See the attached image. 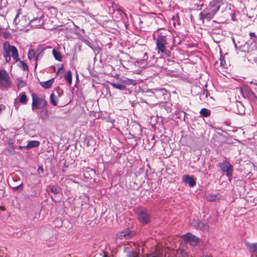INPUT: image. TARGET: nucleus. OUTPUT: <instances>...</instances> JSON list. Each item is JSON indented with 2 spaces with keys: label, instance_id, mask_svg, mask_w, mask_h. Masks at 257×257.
<instances>
[{
  "label": "nucleus",
  "instance_id": "obj_9",
  "mask_svg": "<svg viewBox=\"0 0 257 257\" xmlns=\"http://www.w3.org/2000/svg\"><path fill=\"white\" fill-rule=\"evenodd\" d=\"M183 238L192 245H196L199 241L198 238L191 233H187L184 235Z\"/></svg>",
  "mask_w": 257,
  "mask_h": 257
},
{
  "label": "nucleus",
  "instance_id": "obj_11",
  "mask_svg": "<svg viewBox=\"0 0 257 257\" xmlns=\"http://www.w3.org/2000/svg\"><path fill=\"white\" fill-rule=\"evenodd\" d=\"M43 16L42 15L40 17L34 18L29 22V24H30L31 26L32 27L37 28L38 27H40L43 25Z\"/></svg>",
  "mask_w": 257,
  "mask_h": 257
},
{
  "label": "nucleus",
  "instance_id": "obj_2",
  "mask_svg": "<svg viewBox=\"0 0 257 257\" xmlns=\"http://www.w3.org/2000/svg\"><path fill=\"white\" fill-rule=\"evenodd\" d=\"M10 52L12 53V57L16 62L19 61L18 51L17 48L13 45H11L8 41L4 44L3 55L7 63H10L11 61V56Z\"/></svg>",
  "mask_w": 257,
  "mask_h": 257
},
{
  "label": "nucleus",
  "instance_id": "obj_6",
  "mask_svg": "<svg viewBox=\"0 0 257 257\" xmlns=\"http://www.w3.org/2000/svg\"><path fill=\"white\" fill-rule=\"evenodd\" d=\"M219 167L220 169L224 172H226V175L228 177H231L232 175V166L229 162L223 161L220 163Z\"/></svg>",
  "mask_w": 257,
  "mask_h": 257
},
{
  "label": "nucleus",
  "instance_id": "obj_16",
  "mask_svg": "<svg viewBox=\"0 0 257 257\" xmlns=\"http://www.w3.org/2000/svg\"><path fill=\"white\" fill-rule=\"evenodd\" d=\"M54 81V79H51L46 81L41 82L40 84L42 87L45 89H49L51 87Z\"/></svg>",
  "mask_w": 257,
  "mask_h": 257
},
{
  "label": "nucleus",
  "instance_id": "obj_27",
  "mask_svg": "<svg viewBox=\"0 0 257 257\" xmlns=\"http://www.w3.org/2000/svg\"><path fill=\"white\" fill-rule=\"evenodd\" d=\"M199 229L200 230L208 231L209 230V226L207 224L201 222Z\"/></svg>",
  "mask_w": 257,
  "mask_h": 257
},
{
  "label": "nucleus",
  "instance_id": "obj_30",
  "mask_svg": "<svg viewBox=\"0 0 257 257\" xmlns=\"http://www.w3.org/2000/svg\"><path fill=\"white\" fill-rule=\"evenodd\" d=\"M45 49H38L37 51L38 52H39V53L36 55L35 56V68L36 69L37 68V64H38V60L39 59V57L40 56L42 52Z\"/></svg>",
  "mask_w": 257,
  "mask_h": 257
},
{
  "label": "nucleus",
  "instance_id": "obj_37",
  "mask_svg": "<svg viewBox=\"0 0 257 257\" xmlns=\"http://www.w3.org/2000/svg\"><path fill=\"white\" fill-rule=\"evenodd\" d=\"M249 36L251 37H254V38H255L256 37V35L253 32H250L249 33Z\"/></svg>",
  "mask_w": 257,
  "mask_h": 257
},
{
  "label": "nucleus",
  "instance_id": "obj_31",
  "mask_svg": "<svg viewBox=\"0 0 257 257\" xmlns=\"http://www.w3.org/2000/svg\"><path fill=\"white\" fill-rule=\"evenodd\" d=\"M7 150L9 152V155H13L15 154V148L14 146L10 144L8 147Z\"/></svg>",
  "mask_w": 257,
  "mask_h": 257
},
{
  "label": "nucleus",
  "instance_id": "obj_13",
  "mask_svg": "<svg viewBox=\"0 0 257 257\" xmlns=\"http://www.w3.org/2000/svg\"><path fill=\"white\" fill-rule=\"evenodd\" d=\"M245 244L249 252L257 253V242L253 243L245 242Z\"/></svg>",
  "mask_w": 257,
  "mask_h": 257
},
{
  "label": "nucleus",
  "instance_id": "obj_21",
  "mask_svg": "<svg viewBox=\"0 0 257 257\" xmlns=\"http://www.w3.org/2000/svg\"><path fill=\"white\" fill-rule=\"evenodd\" d=\"M64 78L70 85L72 84V73L70 70L66 72L64 76Z\"/></svg>",
  "mask_w": 257,
  "mask_h": 257
},
{
  "label": "nucleus",
  "instance_id": "obj_3",
  "mask_svg": "<svg viewBox=\"0 0 257 257\" xmlns=\"http://www.w3.org/2000/svg\"><path fill=\"white\" fill-rule=\"evenodd\" d=\"M32 109H40L44 107L47 102L44 97H38L34 93L32 94Z\"/></svg>",
  "mask_w": 257,
  "mask_h": 257
},
{
  "label": "nucleus",
  "instance_id": "obj_25",
  "mask_svg": "<svg viewBox=\"0 0 257 257\" xmlns=\"http://www.w3.org/2000/svg\"><path fill=\"white\" fill-rule=\"evenodd\" d=\"M19 67L24 71H28L29 69L27 64L23 61H19Z\"/></svg>",
  "mask_w": 257,
  "mask_h": 257
},
{
  "label": "nucleus",
  "instance_id": "obj_4",
  "mask_svg": "<svg viewBox=\"0 0 257 257\" xmlns=\"http://www.w3.org/2000/svg\"><path fill=\"white\" fill-rule=\"evenodd\" d=\"M11 84V78L8 73L5 70H0V86L7 88Z\"/></svg>",
  "mask_w": 257,
  "mask_h": 257
},
{
  "label": "nucleus",
  "instance_id": "obj_38",
  "mask_svg": "<svg viewBox=\"0 0 257 257\" xmlns=\"http://www.w3.org/2000/svg\"><path fill=\"white\" fill-rule=\"evenodd\" d=\"M5 108V106H4V107H3L2 106L0 105V114L2 113L3 110Z\"/></svg>",
  "mask_w": 257,
  "mask_h": 257
},
{
  "label": "nucleus",
  "instance_id": "obj_18",
  "mask_svg": "<svg viewBox=\"0 0 257 257\" xmlns=\"http://www.w3.org/2000/svg\"><path fill=\"white\" fill-rule=\"evenodd\" d=\"M122 82L124 84L125 87L126 85H136L137 84V80L129 78L122 80Z\"/></svg>",
  "mask_w": 257,
  "mask_h": 257
},
{
  "label": "nucleus",
  "instance_id": "obj_15",
  "mask_svg": "<svg viewBox=\"0 0 257 257\" xmlns=\"http://www.w3.org/2000/svg\"><path fill=\"white\" fill-rule=\"evenodd\" d=\"M119 238L120 239H128L132 237L131 232L129 229H125L120 232Z\"/></svg>",
  "mask_w": 257,
  "mask_h": 257
},
{
  "label": "nucleus",
  "instance_id": "obj_36",
  "mask_svg": "<svg viewBox=\"0 0 257 257\" xmlns=\"http://www.w3.org/2000/svg\"><path fill=\"white\" fill-rule=\"evenodd\" d=\"M38 172L39 173V172H41L42 174H43L44 173V169L43 168V167L41 166V167H39L38 169Z\"/></svg>",
  "mask_w": 257,
  "mask_h": 257
},
{
  "label": "nucleus",
  "instance_id": "obj_29",
  "mask_svg": "<svg viewBox=\"0 0 257 257\" xmlns=\"http://www.w3.org/2000/svg\"><path fill=\"white\" fill-rule=\"evenodd\" d=\"M45 49H38L37 51L38 52H39V53L36 55L35 56V68L36 69L37 68V64H38V60L39 59V57L40 56L42 52Z\"/></svg>",
  "mask_w": 257,
  "mask_h": 257
},
{
  "label": "nucleus",
  "instance_id": "obj_39",
  "mask_svg": "<svg viewBox=\"0 0 257 257\" xmlns=\"http://www.w3.org/2000/svg\"><path fill=\"white\" fill-rule=\"evenodd\" d=\"M0 210L2 211L5 210V207L4 206H0Z\"/></svg>",
  "mask_w": 257,
  "mask_h": 257
},
{
  "label": "nucleus",
  "instance_id": "obj_41",
  "mask_svg": "<svg viewBox=\"0 0 257 257\" xmlns=\"http://www.w3.org/2000/svg\"><path fill=\"white\" fill-rule=\"evenodd\" d=\"M24 146H20V147H19V148H20V149H25V148H24Z\"/></svg>",
  "mask_w": 257,
  "mask_h": 257
},
{
  "label": "nucleus",
  "instance_id": "obj_32",
  "mask_svg": "<svg viewBox=\"0 0 257 257\" xmlns=\"http://www.w3.org/2000/svg\"><path fill=\"white\" fill-rule=\"evenodd\" d=\"M18 83L17 86L19 89L22 88L26 85V83L23 80L18 79Z\"/></svg>",
  "mask_w": 257,
  "mask_h": 257
},
{
  "label": "nucleus",
  "instance_id": "obj_35",
  "mask_svg": "<svg viewBox=\"0 0 257 257\" xmlns=\"http://www.w3.org/2000/svg\"><path fill=\"white\" fill-rule=\"evenodd\" d=\"M200 223H201V222L199 220H194L192 221V224H193V226H194L195 228H196L197 229H199Z\"/></svg>",
  "mask_w": 257,
  "mask_h": 257
},
{
  "label": "nucleus",
  "instance_id": "obj_20",
  "mask_svg": "<svg viewBox=\"0 0 257 257\" xmlns=\"http://www.w3.org/2000/svg\"><path fill=\"white\" fill-rule=\"evenodd\" d=\"M20 96V102L23 104H27L28 102V98L26 94L24 93H23L19 95Z\"/></svg>",
  "mask_w": 257,
  "mask_h": 257
},
{
  "label": "nucleus",
  "instance_id": "obj_23",
  "mask_svg": "<svg viewBox=\"0 0 257 257\" xmlns=\"http://www.w3.org/2000/svg\"><path fill=\"white\" fill-rule=\"evenodd\" d=\"M52 54L53 56L55 58L56 60L58 61H61L62 59L61 55L60 52L57 51L55 49H53L52 50Z\"/></svg>",
  "mask_w": 257,
  "mask_h": 257
},
{
  "label": "nucleus",
  "instance_id": "obj_17",
  "mask_svg": "<svg viewBox=\"0 0 257 257\" xmlns=\"http://www.w3.org/2000/svg\"><path fill=\"white\" fill-rule=\"evenodd\" d=\"M110 85L114 88H116L121 90H126V87H125L124 84L122 82V80H121V83H111Z\"/></svg>",
  "mask_w": 257,
  "mask_h": 257
},
{
  "label": "nucleus",
  "instance_id": "obj_42",
  "mask_svg": "<svg viewBox=\"0 0 257 257\" xmlns=\"http://www.w3.org/2000/svg\"><path fill=\"white\" fill-rule=\"evenodd\" d=\"M103 257H107V255L106 253H104Z\"/></svg>",
  "mask_w": 257,
  "mask_h": 257
},
{
  "label": "nucleus",
  "instance_id": "obj_26",
  "mask_svg": "<svg viewBox=\"0 0 257 257\" xmlns=\"http://www.w3.org/2000/svg\"><path fill=\"white\" fill-rule=\"evenodd\" d=\"M218 194H211L207 197V199L209 201H215L218 200Z\"/></svg>",
  "mask_w": 257,
  "mask_h": 257
},
{
  "label": "nucleus",
  "instance_id": "obj_40",
  "mask_svg": "<svg viewBox=\"0 0 257 257\" xmlns=\"http://www.w3.org/2000/svg\"><path fill=\"white\" fill-rule=\"evenodd\" d=\"M3 191L2 190L0 189V197H1L2 196H3Z\"/></svg>",
  "mask_w": 257,
  "mask_h": 257
},
{
  "label": "nucleus",
  "instance_id": "obj_8",
  "mask_svg": "<svg viewBox=\"0 0 257 257\" xmlns=\"http://www.w3.org/2000/svg\"><path fill=\"white\" fill-rule=\"evenodd\" d=\"M138 219L143 224H148L150 221V216L145 209H141L138 212Z\"/></svg>",
  "mask_w": 257,
  "mask_h": 257
},
{
  "label": "nucleus",
  "instance_id": "obj_43",
  "mask_svg": "<svg viewBox=\"0 0 257 257\" xmlns=\"http://www.w3.org/2000/svg\"><path fill=\"white\" fill-rule=\"evenodd\" d=\"M255 85L257 86V83H256Z\"/></svg>",
  "mask_w": 257,
  "mask_h": 257
},
{
  "label": "nucleus",
  "instance_id": "obj_7",
  "mask_svg": "<svg viewBox=\"0 0 257 257\" xmlns=\"http://www.w3.org/2000/svg\"><path fill=\"white\" fill-rule=\"evenodd\" d=\"M224 0H212L210 2L207 8L214 13L219 10L220 7L223 5Z\"/></svg>",
  "mask_w": 257,
  "mask_h": 257
},
{
  "label": "nucleus",
  "instance_id": "obj_1",
  "mask_svg": "<svg viewBox=\"0 0 257 257\" xmlns=\"http://www.w3.org/2000/svg\"><path fill=\"white\" fill-rule=\"evenodd\" d=\"M168 34L169 32L167 31L164 30L162 32L160 31V29H158L153 34L154 39L156 40V50L158 54L166 55L167 54L169 45Z\"/></svg>",
  "mask_w": 257,
  "mask_h": 257
},
{
  "label": "nucleus",
  "instance_id": "obj_19",
  "mask_svg": "<svg viewBox=\"0 0 257 257\" xmlns=\"http://www.w3.org/2000/svg\"><path fill=\"white\" fill-rule=\"evenodd\" d=\"M200 114L204 117H208L210 115L211 111L206 108H203L200 110Z\"/></svg>",
  "mask_w": 257,
  "mask_h": 257
},
{
  "label": "nucleus",
  "instance_id": "obj_34",
  "mask_svg": "<svg viewBox=\"0 0 257 257\" xmlns=\"http://www.w3.org/2000/svg\"><path fill=\"white\" fill-rule=\"evenodd\" d=\"M12 188L14 189L15 191H18L19 192H21L23 190V183H21L20 185H19L17 186H13Z\"/></svg>",
  "mask_w": 257,
  "mask_h": 257
},
{
  "label": "nucleus",
  "instance_id": "obj_24",
  "mask_svg": "<svg viewBox=\"0 0 257 257\" xmlns=\"http://www.w3.org/2000/svg\"><path fill=\"white\" fill-rule=\"evenodd\" d=\"M209 96L210 98H212V97L210 96L209 91L207 89L203 90L202 93L201 94V99H206L208 100Z\"/></svg>",
  "mask_w": 257,
  "mask_h": 257
},
{
  "label": "nucleus",
  "instance_id": "obj_14",
  "mask_svg": "<svg viewBox=\"0 0 257 257\" xmlns=\"http://www.w3.org/2000/svg\"><path fill=\"white\" fill-rule=\"evenodd\" d=\"M40 144V142L38 141H29L26 146L24 148L25 149H30L32 148L38 147Z\"/></svg>",
  "mask_w": 257,
  "mask_h": 257
},
{
  "label": "nucleus",
  "instance_id": "obj_28",
  "mask_svg": "<svg viewBox=\"0 0 257 257\" xmlns=\"http://www.w3.org/2000/svg\"><path fill=\"white\" fill-rule=\"evenodd\" d=\"M36 56V51L34 49H31L29 50L28 54V58L30 60H32L34 59L35 57Z\"/></svg>",
  "mask_w": 257,
  "mask_h": 257
},
{
  "label": "nucleus",
  "instance_id": "obj_10",
  "mask_svg": "<svg viewBox=\"0 0 257 257\" xmlns=\"http://www.w3.org/2000/svg\"><path fill=\"white\" fill-rule=\"evenodd\" d=\"M20 15V10H18L17 12V14L15 18L14 21L16 23V24L18 25V28H20V29H23V28H25L27 26V24H24V21L26 23H27L26 19L25 18H23L22 20H19L18 22V20L19 17V15Z\"/></svg>",
  "mask_w": 257,
  "mask_h": 257
},
{
  "label": "nucleus",
  "instance_id": "obj_33",
  "mask_svg": "<svg viewBox=\"0 0 257 257\" xmlns=\"http://www.w3.org/2000/svg\"><path fill=\"white\" fill-rule=\"evenodd\" d=\"M51 192L54 194H58L59 193L58 186L57 185L53 186L51 188Z\"/></svg>",
  "mask_w": 257,
  "mask_h": 257
},
{
  "label": "nucleus",
  "instance_id": "obj_5",
  "mask_svg": "<svg viewBox=\"0 0 257 257\" xmlns=\"http://www.w3.org/2000/svg\"><path fill=\"white\" fill-rule=\"evenodd\" d=\"M215 14V13L207 7L200 13V19L202 21V23H204L205 19L209 21L213 18Z\"/></svg>",
  "mask_w": 257,
  "mask_h": 257
},
{
  "label": "nucleus",
  "instance_id": "obj_22",
  "mask_svg": "<svg viewBox=\"0 0 257 257\" xmlns=\"http://www.w3.org/2000/svg\"><path fill=\"white\" fill-rule=\"evenodd\" d=\"M50 102L54 106L57 105V96L54 93H52L50 95Z\"/></svg>",
  "mask_w": 257,
  "mask_h": 257
},
{
  "label": "nucleus",
  "instance_id": "obj_12",
  "mask_svg": "<svg viewBox=\"0 0 257 257\" xmlns=\"http://www.w3.org/2000/svg\"><path fill=\"white\" fill-rule=\"evenodd\" d=\"M183 180L186 183L188 184L190 187H193L196 185L195 180L189 175L184 176Z\"/></svg>",
  "mask_w": 257,
  "mask_h": 257
}]
</instances>
